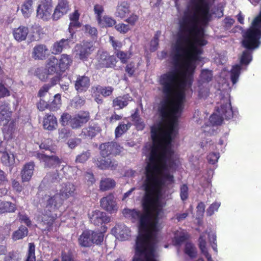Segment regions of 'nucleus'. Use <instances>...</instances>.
<instances>
[{
    "mask_svg": "<svg viewBox=\"0 0 261 261\" xmlns=\"http://www.w3.org/2000/svg\"><path fill=\"white\" fill-rule=\"evenodd\" d=\"M46 206L45 214H42L40 221V227L43 230L49 231L56 216L50 213L59 209L63 204L64 199L58 193V190L52 191L50 194L46 196Z\"/></svg>",
    "mask_w": 261,
    "mask_h": 261,
    "instance_id": "1",
    "label": "nucleus"
},
{
    "mask_svg": "<svg viewBox=\"0 0 261 261\" xmlns=\"http://www.w3.org/2000/svg\"><path fill=\"white\" fill-rule=\"evenodd\" d=\"M233 112L231 106L229 96L221 99L220 104L217 107L216 111L210 118V122L212 126H207L203 130L207 134H214L215 130V125H218L222 123L224 118L229 119L233 117Z\"/></svg>",
    "mask_w": 261,
    "mask_h": 261,
    "instance_id": "2",
    "label": "nucleus"
},
{
    "mask_svg": "<svg viewBox=\"0 0 261 261\" xmlns=\"http://www.w3.org/2000/svg\"><path fill=\"white\" fill-rule=\"evenodd\" d=\"M214 0H191L182 17H211L210 8Z\"/></svg>",
    "mask_w": 261,
    "mask_h": 261,
    "instance_id": "3",
    "label": "nucleus"
},
{
    "mask_svg": "<svg viewBox=\"0 0 261 261\" xmlns=\"http://www.w3.org/2000/svg\"><path fill=\"white\" fill-rule=\"evenodd\" d=\"M208 239L209 242L214 251L218 252L216 242V233L214 230L209 229L200 234L198 239V247L201 253L206 258L207 261H213L211 255L208 253L206 239Z\"/></svg>",
    "mask_w": 261,
    "mask_h": 261,
    "instance_id": "4",
    "label": "nucleus"
},
{
    "mask_svg": "<svg viewBox=\"0 0 261 261\" xmlns=\"http://www.w3.org/2000/svg\"><path fill=\"white\" fill-rule=\"evenodd\" d=\"M103 240L102 233L94 232L91 230L84 231L79 238L80 245L83 247H89L92 244H99Z\"/></svg>",
    "mask_w": 261,
    "mask_h": 261,
    "instance_id": "5",
    "label": "nucleus"
},
{
    "mask_svg": "<svg viewBox=\"0 0 261 261\" xmlns=\"http://www.w3.org/2000/svg\"><path fill=\"white\" fill-rule=\"evenodd\" d=\"M88 215L92 223L96 226H101L99 233H102L106 231L107 227L105 224L110 221V218L105 213L96 210L90 212Z\"/></svg>",
    "mask_w": 261,
    "mask_h": 261,
    "instance_id": "6",
    "label": "nucleus"
},
{
    "mask_svg": "<svg viewBox=\"0 0 261 261\" xmlns=\"http://www.w3.org/2000/svg\"><path fill=\"white\" fill-rule=\"evenodd\" d=\"M51 0H41L36 10V17L43 20H48L53 17Z\"/></svg>",
    "mask_w": 261,
    "mask_h": 261,
    "instance_id": "7",
    "label": "nucleus"
},
{
    "mask_svg": "<svg viewBox=\"0 0 261 261\" xmlns=\"http://www.w3.org/2000/svg\"><path fill=\"white\" fill-rule=\"evenodd\" d=\"M94 49L95 47L91 42H84L77 44L74 48V57L81 60L86 61Z\"/></svg>",
    "mask_w": 261,
    "mask_h": 261,
    "instance_id": "8",
    "label": "nucleus"
},
{
    "mask_svg": "<svg viewBox=\"0 0 261 261\" xmlns=\"http://www.w3.org/2000/svg\"><path fill=\"white\" fill-rule=\"evenodd\" d=\"M212 76L211 71L206 69L201 71L199 81V95L201 97H205L208 95V89L206 85L207 83L211 80Z\"/></svg>",
    "mask_w": 261,
    "mask_h": 261,
    "instance_id": "9",
    "label": "nucleus"
},
{
    "mask_svg": "<svg viewBox=\"0 0 261 261\" xmlns=\"http://www.w3.org/2000/svg\"><path fill=\"white\" fill-rule=\"evenodd\" d=\"M58 60L54 56L50 57L47 61L44 73H37L38 77L42 81L47 79L48 74H53L59 68Z\"/></svg>",
    "mask_w": 261,
    "mask_h": 261,
    "instance_id": "10",
    "label": "nucleus"
},
{
    "mask_svg": "<svg viewBox=\"0 0 261 261\" xmlns=\"http://www.w3.org/2000/svg\"><path fill=\"white\" fill-rule=\"evenodd\" d=\"M99 149L101 156L105 158L111 154H117L119 153L122 148L116 143L108 142L101 144Z\"/></svg>",
    "mask_w": 261,
    "mask_h": 261,
    "instance_id": "11",
    "label": "nucleus"
},
{
    "mask_svg": "<svg viewBox=\"0 0 261 261\" xmlns=\"http://www.w3.org/2000/svg\"><path fill=\"white\" fill-rule=\"evenodd\" d=\"M101 207L110 213H116L118 208L114 196L110 194L100 200Z\"/></svg>",
    "mask_w": 261,
    "mask_h": 261,
    "instance_id": "12",
    "label": "nucleus"
},
{
    "mask_svg": "<svg viewBox=\"0 0 261 261\" xmlns=\"http://www.w3.org/2000/svg\"><path fill=\"white\" fill-rule=\"evenodd\" d=\"M98 68L112 67L116 64V60L113 56H110L107 52L99 51L97 56Z\"/></svg>",
    "mask_w": 261,
    "mask_h": 261,
    "instance_id": "13",
    "label": "nucleus"
},
{
    "mask_svg": "<svg viewBox=\"0 0 261 261\" xmlns=\"http://www.w3.org/2000/svg\"><path fill=\"white\" fill-rule=\"evenodd\" d=\"M112 231L116 238L121 241L127 240L131 236L130 230L124 224L117 225Z\"/></svg>",
    "mask_w": 261,
    "mask_h": 261,
    "instance_id": "14",
    "label": "nucleus"
},
{
    "mask_svg": "<svg viewBox=\"0 0 261 261\" xmlns=\"http://www.w3.org/2000/svg\"><path fill=\"white\" fill-rule=\"evenodd\" d=\"M88 119V113L86 112H82L72 117L70 121V125L73 129L78 128L86 123Z\"/></svg>",
    "mask_w": 261,
    "mask_h": 261,
    "instance_id": "15",
    "label": "nucleus"
},
{
    "mask_svg": "<svg viewBox=\"0 0 261 261\" xmlns=\"http://www.w3.org/2000/svg\"><path fill=\"white\" fill-rule=\"evenodd\" d=\"M12 111L10 105L3 102L0 105V125H4L12 118Z\"/></svg>",
    "mask_w": 261,
    "mask_h": 261,
    "instance_id": "16",
    "label": "nucleus"
},
{
    "mask_svg": "<svg viewBox=\"0 0 261 261\" xmlns=\"http://www.w3.org/2000/svg\"><path fill=\"white\" fill-rule=\"evenodd\" d=\"M69 9V5L66 1L61 0L59 1L53 14V19L54 20L59 19L66 14Z\"/></svg>",
    "mask_w": 261,
    "mask_h": 261,
    "instance_id": "17",
    "label": "nucleus"
},
{
    "mask_svg": "<svg viewBox=\"0 0 261 261\" xmlns=\"http://www.w3.org/2000/svg\"><path fill=\"white\" fill-rule=\"evenodd\" d=\"M33 162H29L23 165L20 172L22 182L29 181L32 178L34 171Z\"/></svg>",
    "mask_w": 261,
    "mask_h": 261,
    "instance_id": "18",
    "label": "nucleus"
},
{
    "mask_svg": "<svg viewBox=\"0 0 261 261\" xmlns=\"http://www.w3.org/2000/svg\"><path fill=\"white\" fill-rule=\"evenodd\" d=\"M58 190V193L64 200H65L70 197L73 196L75 191V187L74 185L71 183H65L60 186Z\"/></svg>",
    "mask_w": 261,
    "mask_h": 261,
    "instance_id": "19",
    "label": "nucleus"
},
{
    "mask_svg": "<svg viewBox=\"0 0 261 261\" xmlns=\"http://www.w3.org/2000/svg\"><path fill=\"white\" fill-rule=\"evenodd\" d=\"M36 157L41 162H43L44 165L46 167L56 166L61 163L59 159L54 155L48 156L43 153H38L36 154Z\"/></svg>",
    "mask_w": 261,
    "mask_h": 261,
    "instance_id": "20",
    "label": "nucleus"
},
{
    "mask_svg": "<svg viewBox=\"0 0 261 261\" xmlns=\"http://www.w3.org/2000/svg\"><path fill=\"white\" fill-rule=\"evenodd\" d=\"M3 126V132L4 137L8 139L12 138L15 133L17 129L15 120L11 119L6 124L0 125Z\"/></svg>",
    "mask_w": 261,
    "mask_h": 261,
    "instance_id": "21",
    "label": "nucleus"
},
{
    "mask_svg": "<svg viewBox=\"0 0 261 261\" xmlns=\"http://www.w3.org/2000/svg\"><path fill=\"white\" fill-rule=\"evenodd\" d=\"M130 5L126 1H121L118 3L115 15L116 17L123 18L130 13Z\"/></svg>",
    "mask_w": 261,
    "mask_h": 261,
    "instance_id": "22",
    "label": "nucleus"
},
{
    "mask_svg": "<svg viewBox=\"0 0 261 261\" xmlns=\"http://www.w3.org/2000/svg\"><path fill=\"white\" fill-rule=\"evenodd\" d=\"M90 86V80L86 76H79L75 83V89L79 92L86 91Z\"/></svg>",
    "mask_w": 261,
    "mask_h": 261,
    "instance_id": "23",
    "label": "nucleus"
},
{
    "mask_svg": "<svg viewBox=\"0 0 261 261\" xmlns=\"http://www.w3.org/2000/svg\"><path fill=\"white\" fill-rule=\"evenodd\" d=\"M80 17V14L77 10H75L74 12L69 15L70 23L69 25L68 30L71 36L74 33L73 29L79 28L81 26L79 19Z\"/></svg>",
    "mask_w": 261,
    "mask_h": 261,
    "instance_id": "24",
    "label": "nucleus"
},
{
    "mask_svg": "<svg viewBox=\"0 0 261 261\" xmlns=\"http://www.w3.org/2000/svg\"><path fill=\"white\" fill-rule=\"evenodd\" d=\"M57 125V119L54 115L51 114L45 115L43 121V126L44 129L53 130L56 129Z\"/></svg>",
    "mask_w": 261,
    "mask_h": 261,
    "instance_id": "25",
    "label": "nucleus"
},
{
    "mask_svg": "<svg viewBox=\"0 0 261 261\" xmlns=\"http://www.w3.org/2000/svg\"><path fill=\"white\" fill-rule=\"evenodd\" d=\"M69 39H62L59 41L55 42L51 48V53L53 54L60 53L64 49L69 47Z\"/></svg>",
    "mask_w": 261,
    "mask_h": 261,
    "instance_id": "26",
    "label": "nucleus"
},
{
    "mask_svg": "<svg viewBox=\"0 0 261 261\" xmlns=\"http://www.w3.org/2000/svg\"><path fill=\"white\" fill-rule=\"evenodd\" d=\"M93 89L94 91L93 95L95 97V99L98 103H101L102 101L101 99L96 97L98 93H100L103 96L106 97L110 95L113 90V89L111 87H102L100 86H97Z\"/></svg>",
    "mask_w": 261,
    "mask_h": 261,
    "instance_id": "27",
    "label": "nucleus"
},
{
    "mask_svg": "<svg viewBox=\"0 0 261 261\" xmlns=\"http://www.w3.org/2000/svg\"><path fill=\"white\" fill-rule=\"evenodd\" d=\"M48 50L44 45H38L34 47L33 51V57L35 59H43L48 54Z\"/></svg>",
    "mask_w": 261,
    "mask_h": 261,
    "instance_id": "28",
    "label": "nucleus"
},
{
    "mask_svg": "<svg viewBox=\"0 0 261 261\" xmlns=\"http://www.w3.org/2000/svg\"><path fill=\"white\" fill-rule=\"evenodd\" d=\"M97 166L101 169H106L111 168V169H115L117 166V163L115 161H112L110 159H102L95 161Z\"/></svg>",
    "mask_w": 261,
    "mask_h": 261,
    "instance_id": "29",
    "label": "nucleus"
},
{
    "mask_svg": "<svg viewBox=\"0 0 261 261\" xmlns=\"http://www.w3.org/2000/svg\"><path fill=\"white\" fill-rule=\"evenodd\" d=\"M28 33V29L23 26L15 29L13 31L14 38L17 41H22L25 40Z\"/></svg>",
    "mask_w": 261,
    "mask_h": 261,
    "instance_id": "30",
    "label": "nucleus"
},
{
    "mask_svg": "<svg viewBox=\"0 0 261 261\" xmlns=\"http://www.w3.org/2000/svg\"><path fill=\"white\" fill-rule=\"evenodd\" d=\"M72 63V58L68 55L62 54L58 60L59 68L61 71L68 69Z\"/></svg>",
    "mask_w": 261,
    "mask_h": 261,
    "instance_id": "31",
    "label": "nucleus"
},
{
    "mask_svg": "<svg viewBox=\"0 0 261 261\" xmlns=\"http://www.w3.org/2000/svg\"><path fill=\"white\" fill-rule=\"evenodd\" d=\"M132 98L128 95L119 96L113 100V107L117 109H122L128 105V101H132Z\"/></svg>",
    "mask_w": 261,
    "mask_h": 261,
    "instance_id": "32",
    "label": "nucleus"
},
{
    "mask_svg": "<svg viewBox=\"0 0 261 261\" xmlns=\"http://www.w3.org/2000/svg\"><path fill=\"white\" fill-rule=\"evenodd\" d=\"M0 158L2 163L6 166H12L15 163V158L13 154L8 153L4 147L2 151H0Z\"/></svg>",
    "mask_w": 261,
    "mask_h": 261,
    "instance_id": "33",
    "label": "nucleus"
},
{
    "mask_svg": "<svg viewBox=\"0 0 261 261\" xmlns=\"http://www.w3.org/2000/svg\"><path fill=\"white\" fill-rule=\"evenodd\" d=\"M33 1L27 0L21 6V12L24 17L28 18L33 11Z\"/></svg>",
    "mask_w": 261,
    "mask_h": 261,
    "instance_id": "34",
    "label": "nucleus"
},
{
    "mask_svg": "<svg viewBox=\"0 0 261 261\" xmlns=\"http://www.w3.org/2000/svg\"><path fill=\"white\" fill-rule=\"evenodd\" d=\"M187 239L186 232L181 229H179L174 233L173 242L174 245H180Z\"/></svg>",
    "mask_w": 261,
    "mask_h": 261,
    "instance_id": "35",
    "label": "nucleus"
},
{
    "mask_svg": "<svg viewBox=\"0 0 261 261\" xmlns=\"http://www.w3.org/2000/svg\"><path fill=\"white\" fill-rule=\"evenodd\" d=\"M16 209V205L12 202L6 201L0 203V214L5 213H13Z\"/></svg>",
    "mask_w": 261,
    "mask_h": 261,
    "instance_id": "36",
    "label": "nucleus"
},
{
    "mask_svg": "<svg viewBox=\"0 0 261 261\" xmlns=\"http://www.w3.org/2000/svg\"><path fill=\"white\" fill-rule=\"evenodd\" d=\"M116 185L114 179L107 178L101 179L100 184V189L102 191H107L113 188Z\"/></svg>",
    "mask_w": 261,
    "mask_h": 261,
    "instance_id": "37",
    "label": "nucleus"
},
{
    "mask_svg": "<svg viewBox=\"0 0 261 261\" xmlns=\"http://www.w3.org/2000/svg\"><path fill=\"white\" fill-rule=\"evenodd\" d=\"M97 21L102 27H111L116 23L114 18L109 16H104Z\"/></svg>",
    "mask_w": 261,
    "mask_h": 261,
    "instance_id": "38",
    "label": "nucleus"
},
{
    "mask_svg": "<svg viewBox=\"0 0 261 261\" xmlns=\"http://www.w3.org/2000/svg\"><path fill=\"white\" fill-rule=\"evenodd\" d=\"M28 229L23 226L19 227V229L14 231L12 234V238L14 241L21 239L27 236Z\"/></svg>",
    "mask_w": 261,
    "mask_h": 261,
    "instance_id": "39",
    "label": "nucleus"
},
{
    "mask_svg": "<svg viewBox=\"0 0 261 261\" xmlns=\"http://www.w3.org/2000/svg\"><path fill=\"white\" fill-rule=\"evenodd\" d=\"M100 130V128L97 125H90L88 128H84L82 130V133L89 137H94Z\"/></svg>",
    "mask_w": 261,
    "mask_h": 261,
    "instance_id": "40",
    "label": "nucleus"
},
{
    "mask_svg": "<svg viewBox=\"0 0 261 261\" xmlns=\"http://www.w3.org/2000/svg\"><path fill=\"white\" fill-rule=\"evenodd\" d=\"M61 96L59 94H57L54 96V99L50 103L49 108L51 111H57L61 108Z\"/></svg>",
    "mask_w": 261,
    "mask_h": 261,
    "instance_id": "41",
    "label": "nucleus"
},
{
    "mask_svg": "<svg viewBox=\"0 0 261 261\" xmlns=\"http://www.w3.org/2000/svg\"><path fill=\"white\" fill-rule=\"evenodd\" d=\"M130 127V123H127L125 124L124 123H120L119 125L116 128L115 135L116 137L121 136L123 134L128 130Z\"/></svg>",
    "mask_w": 261,
    "mask_h": 261,
    "instance_id": "42",
    "label": "nucleus"
},
{
    "mask_svg": "<svg viewBox=\"0 0 261 261\" xmlns=\"http://www.w3.org/2000/svg\"><path fill=\"white\" fill-rule=\"evenodd\" d=\"M185 252L190 257H194L197 253L196 248L192 243H187L185 246Z\"/></svg>",
    "mask_w": 261,
    "mask_h": 261,
    "instance_id": "43",
    "label": "nucleus"
},
{
    "mask_svg": "<svg viewBox=\"0 0 261 261\" xmlns=\"http://www.w3.org/2000/svg\"><path fill=\"white\" fill-rule=\"evenodd\" d=\"M21 255L18 251L9 252L5 257L4 261H20Z\"/></svg>",
    "mask_w": 261,
    "mask_h": 261,
    "instance_id": "44",
    "label": "nucleus"
},
{
    "mask_svg": "<svg viewBox=\"0 0 261 261\" xmlns=\"http://www.w3.org/2000/svg\"><path fill=\"white\" fill-rule=\"evenodd\" d=\"M221 205V202L215 201L213 202L206 210V214L208 216L213 215L215 212H217Z\"/></svg>",
    "mask_w": 261,
    "mask_h": 261,
    "instance_id": "45",
    "label": "nucleus"
},
{
    "mask_svg": "<svg viewBox=\"0 0 261 261\" xmlns=\"http://www.w3.org/2000/svg\"><path fill=\"white\" fill-rule=\"evenodd\" d=\"M61 260L62 261H75L72 252L68 249H65L62 251Z\"/></svg>",
    "mask_w": 261,
    "mask_h": 261,
    "instance_id": "46",
    "label": "nucleus"
},
{
    "mask_svg": "<svg viewBox=\"0 0 261 261\" xmlns=\"http://www.w3.org/2000/svg\"><path fill=\"white\" fill-rule=\"evenodd\" d=\"M116 55L122 63H126L131 56L130 53H125L121 50H118L116 52Z\"/></svg>",
    "mask_w": 261,
    "mask_h": 261,
    "instance_id": "47",
    "label": "nucleus"
},
{
    "mask_svg": "<svg viewBox=\"0 0 261 261\" xmlns=\"http://www.w3.org/2000/svg\"><path fill=\"white\" fill-rule=\"evenodd\" d=\"M35 245L33 243H29V250L26 261H35Z\"/></svg>",
    "mask_w": 261,
    "mask_h": 261,
    "instance_id": "48",
    "label": "nucleus"
},
{
    "mask_svg": "<svg viewBox=\"0 0 261 261\" xmlns=\"http://www.w3.org/2000/svg\"><path fill=\"white\" fill-rule=\"evenodd\" d=\"M32 35H30V40L31 41L38 40L40 38V29L35 27L32 28Z\"/></svg>",
    "mask_w": 261,
    "mask_h": 261,
    "instance_id": "49",
    "label": "nucleus"
},
{
    "mask_svg": "<svg viewBox=\"0 0 261 261\" xmlns=\"http://www.w3.org/2000/svg\"><path fill=\"white\" fill-rule=\"evenodd\" d=\"M220 158L218 152H211L207 156V160L210 164H215Z\"/></svg>",
    "mask_w": 261,
    "mask_h": 261,
    "instance_id": "50",
    "label": "nucleus"
},
{
    "mask_svg": "<svg viewBox=\"0 0 261 261\" xmlns=\"http://www.w3.org/2000/svg\"><path fill=\"white\" fill-rule=\"evenodd\" d=\"M94 11L96 15L97 20L98 21L102 17L101 15L104 11L103 7L100 5L97 4L94 6Z\"/></svg>",
    "mask_w": 261,
    "mask_h": 261,
    "instance_id": "51",
    "label": "nucleus"
},
{
    "mask_svg": "<svg viewBox=\"0 0 261 261\" xmlns=\"http://www.w3.org/2000/svg\"><path fill=\"white\" fill-rule=\"evenodd\" d=\"M72 118V117H71V115L68 113H63L61 116L60 122L63 126L70 125V121Z\"/></svg>",
    "mask_w": 261,
    "mask_h": 261,
    "instance_id": "52",
    "label": "nucleus"
},
{
    "mask_svg": "<svg viewBox=\"0 0 261 261\" xmlns=\"http://www.w3.org/2000/svg\"><path fill=\"white\" fill-rule=\"evenodd\" d=\"M180 196L181 200L184 201L188 197V188L186 185H182L180 187Z\"/></svg>",
    "mask_w": 261,
    "mask_h": 261,
    "instance_id": "53",
    "label": "nucleus"
},
{
    "mask_svg": "<svg viewBox=\"0 0 261 261\" xmlns=\"http://www.w3.org/2000/svg\"><path fill=\"white\" fill-rule=\"evenodd\" d=\"M89 156L90 153L88 151H86L77 155L75 162L81 163H84L89 159Z\"/></svg>",
    "mask_w": 261,
    "mask_h": 261,
    "instance_id": "54",
    "label": "nucleus"
},
{
    "mask_svg": "<svg viewBox=\"0 0 261 261\" xmlns=\"http://www.w3.org/2000/svg\"><path fill=\"white\" fill-rule=\"evenodd\" d=\"M115 28L118 32L123 34L130 30L129 25L124 23H119L115 25Z\"/></svg>",
    "mask_w": 261,
    "mask_h": 261,
    "instance_id": "55",
    "label": "nucleus"
},
{
    "mask_svg": "<svg viewBox=\"0 0 261 261\" xmlns=\"http://www.w3.org/2000/svg\"><path fill=\"white\" fill-rule=\"evenodd\" d=\"M10 95L9 90L3 83L0 84V99Z\"/></svg>",
    "mask_w": 261,
    "mask_h": 261,
    "instance_id": "56",
    "label": "nucleus"
},
{
    "mask_svg": "<svg viewBox=\"0 0 261 261\" xmlns=\"http://www.w3.org/2000/svg\"><path fill=\"white\" fill-rule=\"evenodd\" d=\"M70 136V132L68 129L63 128L59 129V139L63 140L68 138Z\"/></svg>",
    "mask_w": 261,
    "mask_h": 261,
    "instance_id": "57",
    "label": "nucleus"
},
{
    "mask_svg": "<svg viewBox=\"0 0 261 261\" xmlns=\"http://www.w3.org/2000/svg\"><path fill=\"white\" fill-rule=\"evenodd\" d=\"M138 16L133 14L125 20V21L132 25H134L138 20Z\"/></svg>",
    "mask_w": 261,
    "mask_h": 261,
    "instance_id": "58",
    "label": "nucleus"
},
{
    "mask_svg": "<svg viewBox=\"0 0 261 261\" xmlns=\"http://www.w3.org/2000/svg\"><path fill=\"white\" fill-rule=\"evenodd\" d=\"M84 30L91 36L96 35L97 34V30L94 27H92L89 25H86L84 27Z\"/></svg>",
    "mask_w": 261,
    "mask_h": 261,
    "instance_id": "59",
    "label": "nucleus"
},
{
    "mask_svg": "<svg viewBox=\"0 0 261 261\" xmlns=\"http://www.w3.org/2000/svg\"><path fill=\"white\" fill-rule=\"evenodd\" d=\"M18 218L21 222L26 224L27 226H30L31 225V221L26 215L19 213Z\"/></svg>",
    "mask_w": 261,
    "mask_h": 261,
    "instance_id": "60",
    "label": "nucleus"
},
{
    "mask_svg": "<svg viewBox=\"0 0 261 261\" xmlns=\"http://www.w3.org/2000/svg\"><path fill=\"white\" fill-rule=\"evenodd\" d=\"M212 141L209 138H207L205 140H203L201 143V146L202 148L205 147L207 148L209 147L210 148L214 149V145L211 143Z\"/></svg>",
    "mask_w": 261,
    "mask_h": 261,
    "instance_id": "61",
    "label": "nucleus"
},
{
    "mask_svg": "<svg viewBox=\"0 0 261 261\" xmlns=\"http://www.w3.org/2000/svg\"><path fill=\"white\" fill-rule=\"evenodd\" d=\"M37 107L39 111H43L47 108L48 104L45 100L40 99L37 103Z\"/></svg>",
    "mask_w": 261,
    "mask_h": 261,
    "instance_id": "62",
    "label": "nucleus"
},
{
    "mask_svg": "<svg viewBox=\"0 0 261 261\" xmlns=\"http://www.w3.org/2000/svg\"><path fill=\"white\" fill-rule=\"evenodd\" d=\"M159 44V40L158 36H155L153 39L150 42V49L152 51H155L158 47Z\"/></svg>",
    "mask_w": 261,
    "mask_h": 261,
    "instance_id": "63",
    "label": "nucleus"
},
{
    "mask_svg": "<svg viewBox=\"0 0 261 261\" xmlns=\"http://www.w3.org/2000/svg\"><path fill=\"white\" fill-rule=\"evenodd\" d=\"M50 87L48 85H44L39 90L38 94V96H39L40 97L44 96L46 94V93L48 92Z\"/></svg>",
    "mask_w": 261,
    "mask_h": 261,
    "instance_id": "64",
    "label": "nucleus"
}]
</instances>
